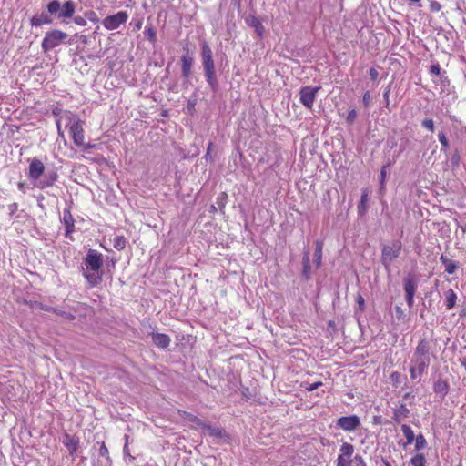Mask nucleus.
Masks as SVG:
<instances>
[{"instance_id":"1","label":"nucleus","mask_w":466,"mask_h":466,"mask_svg":"<svg viewBox=\"0 0 466 466\" xmlns=\"http://www.w3.org/2000/svg\"><path fill=\"white\" fill-rule=\"evenodd\" d=\"M432 358H435V356L431 341L426 338L420 339L410 359L409 367L410 379L417 380L420 378L430 366Z\"/></svg>"},{"instance_id":"2","label":"nucleus","mask_w":466,"mask_h":466,"mask_svg":"<svg viewBox=\"0 0 466 466\" xmlns=\"http://www.w3.org/2000/svg\"><path fill=\"white\" fill-rule=\"evenodd\" d=\"M103 254L96 249H89L83 259L82 274L89 289L99 286L103 281Z\"/></svg>"},{"instance_id":"3","label":"nucleus","mask_w":466,"mask_h":466,"mask_svg":"<svg viewBox=\"0 0 466 466\" xmlns=\"http://www.w3.org/2000/svg\"><path fill=\"white\" fill-rule=\"evenodd\" d=\"M44 163L36 157L30 160L28 167V178L34 183L35 187L45 189L55 185L58 179V174L51 171L45 174Z\"/></svg>"},{"instance_id":"4","label":"nucleus","mask_w":466,"mask_h":466,"mask_svg":"<svg viewBox=\"0 0 466 466\" xmlns=\"http://www.w3.org/2000/svg\"><path fill=\"white\" fill-rule=\"evenodd\" d=\"M201 56L206 80L210 88L216 91L218 89V81L216 78L215 64L212 50L207 43L202 45Z\"/></svg>"},{"instance_id":"5","label":"nucleus","mask_w":466,"mask_h":466,"mask_svg":"<svg viewBox=\"0 0 466 466\" xmlns=\"http://www.w3.org/2000/svg\"><path fill=\"white\" fill-rule=\"evenodd\" d=\"M46 12L34 15L30 19V25L33 27H41L44 25H50L53 23V15H56L60 8L61 3L58 0H50L46 6Z\"/></svg>"},{"instance_id":"6","label":"nucleus","mask_w":466,"mask_h":466,"mask_svg":"<svg viewBox=\"0 0 466 466\" xmlns=\"http://www.w3.org/2000/svg\"><path fill=\"white\" fill-rule=\"evenodd\" d=\"M68 35L60 29H51L45 34L41 42V48L44 53H47L60 45L66 43Z\"/></svg>"},{"instance_id":"7","label":"nucleus","mask_w":466,"mask_h":466,"mask_svg":"<svg viewBox=\"0 0 466 466\" xmlns=\"http://www.w3.org/2000/svg\"><path fill=\"white\" fill-rule=\"evenodd\" d=\"M402 244L400 240H394L390 244L382 248L381 262L384 266H389L395 258H397L401 251Z\"/></svg>"},{"instance_id":"8","label":"nucleus","mask_w":466,"mask_h":466,"mask_svg":"<svg viewBox=\"0 0 466 466\" xmlns=\"http://www.w3.org/2000/svg\"><path fill=\"white\" fill-rule=\"evenodd\" d=\"M128 20V14L126 11H119L115 15H108L102 20V25L106 30H116L120 25H125Z\"/></svg>"},{"instance_id":"9","label":"nucleus","mask_w":466,"mask_h":466,"mask_svg":"<svg viewBox=\"0 0 466 466\" xmlns=\"http://www.w3.org/2000/svg\"><path fill=\"white\" fill-rule=\"evenodd\" d=\"M319 89V86H302L299 90L300 103L308 109H311Z\"/></svg>"},{"instance_id":"10","label":"nucleus","mask_w":466,"mask_h":466,"mask_svg":"<svg viewBox=\"0 0 466 466\" xmlns=\"http://www.w3.org/2000/svg\"><path fill=\"white\" fill-rule=\"evenodd\" d=\"M354 453V446L349 442H343L339 448V453L337 458V466H350L353 461L351 457Z\"/></svg>"},{"instance_id":"11","label":"nucleus","mask_w":466,"mask_h":466,"mask_svg":"<svg viewBox=\"0 0 466 466\" xmlns=\"http://www.w3.org/2000/svg\"><path fill=\"white\" fill-rule=\"evenodd\" d=\"M84 122L81 119H76L70 127L69 133L72 137L74 144L78 147L84 145L85 130Z\"/></svg>"},{"instance_id":"12","label":"nucleus","mask_w":466,"mask_h":466,"mask_svg":"<svg viewBox=\"0 0 466 466\" xmlns=\"http://www.w3.org/2000/svg\"><path fill=\"white\" fill-rule=\"evenodd\" d=\"M337 425L346 431H352L360 425V420L356 415L344 416L338 420Z\"/></svg>"},{"instance_id":"13","label":"nucleus","mask_w":466,"mask_h":466,"mask_svg":"<svg viewBox=\"0 0 466 466\" xmlns=\"http://www.w3.org/2000/svg\"><path fill=\"white\" fill-rule=\"evenodd\" d=\"M417 289V283L413 277H409L404 279V291L406 301L409 307H412L414 303V295Z\"/></svg>"},{"instance_id":"14","label":"nucleus","mask_w":466,"mask_h":466,"mask_svg":"<svg viewBox=\"0 0 466 466\" xmlns=\"http://www.w3.org/2000/svg\"><path fill=\"white\" fill-rule=\"evenodd\" d=\"M62 222L66 229V238H72V234L75 232V218L69 208L64 209Z\"/></svg>"},{"instance_id":"15","label":"nucleus","mask_w":466,"mask_h":466,"mask_svg":"<svg viewBox=\"0 0 466 466\" xmlns=\"http://www.w3.org/2000/svg\"><path fill=\"white\" fill-rule=\"evenodd\" d=\"M76 12L75 3L71 0L66 1L56 14L58 18H71Z\"/></svg>"},{"instance_id":"16","label":"nucleus","mask_w":466,"mask_h":466,"mask_svg":"<svg viewBox=\"0 0 466 466\" xmlns=\"http://www.w3.org/2000/svg\"><path fill=\"white\" fill-rule=\"evenodd\" d=\"M152 339L153 343L160 349L168 348L171 342L170 337L164 333H152Z\"/></svg>"},{"instance_id":"17","label":"nucleus","mask_w":466,"mask_h":466,"mask_svg":"<svg viewBox=\"0 0 466 466\" xmlns=\"http://www.w3.org/2000/svg\"><path fill=\"white\" fill-rule=\"evenodd\" d=\"M247 24L255 29V32L259 37H262L265 33V27L261 21L255 15H249L246 19Z\"/></svg>"},{"instance_id":"18","label":"nucleus","mask_w":466,"mask_h":466,"mask_svg":"<svg viewBox=\"0 0 466 466\" xmlns=\"http://www.w3.org/2000/svg\"><path fill=\"white\" fill-rule=\"evenodd\" d=\"M410 410L407 408V405L401 403L394 410L393 420L396 422H400L401 420L408 418Z\"/></svg>"},{"instance_id":"19","label":"nucleus","mask_w":466,"mask_h":466,"mask_svg":"<svg viewBox=\"0 0 466 466\" xmlns=\"http://www.w3.org/2000/svg\"><path fill=\"white\" fill-rule=\"evenodd\" d=\"M193 63V58L188 56H183L181 57V71L182 76L185 78H188L191 74V66Z\"/></svg>"},{"instance_id":"20","label":"nucleus","mask_w":466,"mask_h":466,"mask_svg":"<svg viewBox=\"0 0 466 466\" xmlns=\"http://www.w3.org/2000/svg\"><path fill=\"white\" fill-rule=\"evenodd\" d=\"M440 260L444 265L445 271L450 275L453 274L459 268V264L457 262L452 261L444 255L440 257Z\"/></svg>"},{"instance_id":"21","label":"nucleus","mask_w":466,"mask_h":466,"mask_svg":"<svg viewBox=\"0 0 466 466\" xmlns=\"http://www.w3.org/2000/svg\"><path fill=\"white\" fill-rule=\"evenodd\" d=\"M445 296V307L448 310L453 309L457 301V294L452 289H449L444 292Z\"/></svg>"},{"instance_id":"22","label":"nucleus","mask_w":466,"mask_h":466,"mask_svg":"<svg viewBox=\"0 0 466 466\" xmlns=\"http://www.w3.org/2000/svg\"><path fill=\"white\" fill-rule=\"evenodd\" d=\"M368 198H369V190L367 188H365L361 192L360 201L358 205V214L360 216H364L367 212Z\"/></svg>"},{"instance_id":"23","label":"nucleus","mask_w":466,"mask_h":466,"mask_svg":"<svg viewBox=\"0 0 466 466\" xmlns=\"http://www.w3.org/2000/svg\"><path fill=\"white\" fill-rule=\"evenodd\" d=\"M322 250L323 242L321 240H318L316 242V248L314 253V263L317 268H319L322 265Z\"/></svg>"},{"instance_id":"24","label":"nucleus","mask_w":466,"mask_h":466,"mask_svg":"<svg viewBox=\"0 0 466 466\" xmlns=\"http://www.w3.org/2000/svg\"><path fill=\"white\" fill-rule=\"evenodd\" d=\"M177 412L181 418H183L192 423H195L198 427L204 426V422L199 418L193 415L192 413L187 412L186 410H179Z\"/></svg>"},{"instance_id":"25","label":"nucleus","mask_w":466,"mask_h":466,"mask_svg":"<svg viewBox=\"0 0 466 466\" xmlns=\"http://www.w3.org/2000/svg\"><path fill=\"white\" fill-rule=\"evenodd\" d=\"M64 444L69 450L70 454L75 453L79 447L78 441L70 436L69 434H66Z\"/></svg>"},{"instance_id":"26","label":"nucleus","mask_w":466,"mask_h":466,"mask_svg":"<svg viewBox=\"0 0 466 466\" xmlns=\"http://www.w3.org/2000/svg\"><path fill=\"white\" fill-rule=\"evenodd\" d=\"M201 428L208 430L209 435H211V436H214L217 438H223L225 436V431L222 428L212 427L206 423H204V426H201Z\"/></svg>"},{"instance_id":"27","label":"nucleus","mask_w":466,"mask_h":466,"mask_svg":"<svg viewBox=\"0 0 466 466\" xmlns=\"http://www.w3.org/2000/svg\"><path fill=\"white\" fill-rule=\"evenodd\" d=\"M448 383L444 380H438L434 385H433V390L436 393H440L441 395H446L447 392H448Z\"/></svg>"},{"instance_id":"28","label":"nucleus","mask_w":466,"mask_h":466,"mask_svg":"<svg viewBox=\"0 0 466 466\" xmlns=\"http://www.w3.org/2000/svg\"><path fill=\"white\" fill-rule=\"evenodd\" d=\"M401 431L407 440L406 445L411 444L415 439L414 432H413L412 429L409 425L403 424L401 426Z\"/></svg>"},{"instance_id":"29","label":"nucleus","mask_w":466,"mask_h":466,"mask_svg":"<svg viewBox=\"0 0 466 466\" xmlns=\"http://www.w3.org/2000/svg\"><path fill=\"white\" fill-rule=\"evenodd\" d=\"M426 458L422 453H417L410 460V466H425Z\"/></svg>"},{"instance_id":"30","label":"nucleus","mask_w":466,"mask_h":466,"mask_svg":"<svg viewBox=\"0 0 466 466\" xmlns=\"http://www.w3.org/2000/svg\"><path fill=\"white\" fill-rule=\"evenodd\" d=\"M302 265H303L302 274L306 279H309V275H310V262H309V257L308 253H305L302 258Z\"/></svg>"},{"instance_id":"31","label":"nucleus","mask_w":466,"mask_h":466,"mask_svg":"<svg viewBox=\"0 0 466 466\" xmlns=\"http://www.w3.org/2000/svg\"><path fill=\"white\" fill-rule=\"evenodd\" d=\"M113 245L116 249L124 250L127 246V239L124 236H116L113 240Z\"/></svg>"},{"instance_id":"32","label":"nucleus","mask_w":466,"mask_h":466,"mask_svg":"<svg viewBox=\"0 0 466 466\" xmlns=\"http://www.w3.org/2000/svg\"><path fill=\"white\" fill-rule=\"evenodd\" d=\"M145 35L147 38V40L151 43V44H155L157 42V33H156V30L154 29L153 26H149V27H147L145 29Z\"/></svg>"},{"instance_id":"33","label":"nucleus","mask_w":466,"mask_h":466,"mask_svg":"<svg viewBox=\"0 0 466 466\" xmlns=\"http://www.w3.org/2000/svg\"><path fill=\"white\" fill-rule=\"evenodd\" d=\"M414 440H415V449L417 451L422 450L426 447L427 441L422 434H419Z\"/></svg>"},{"instance_id":"34","label":"nucleus","mask_w":466,"mask_h":466,"mask_svg":"<svg viewBox=\"0 0 466 466\" xmlns=\"http://www.w3.org/2000/svg\"><path fill=\"white\" fill-rule=\"evenodd\" d=\"M51 309H52V311L54 313H56L57 315H60V316L66 318L68 320H74L76 319L75 315H73L72 313L62 311V310H59V309H57L56 308H52Z\"/></svg>"},{"instance_id":"35","label":"nucleus","mask_w":466,"mask_h":466,"mask_svg":"<svg viewBox=\"0 0 466 466\" xmlns=\"http://www.w3.org/2000/svg\"><path fill=\"white\" fill-rule=\"evenodd\" d=\"M422 127L431 132L434 131V122L431 118H426L421 123Z\"/></svg>"},{"instance_id":"36","label":"nucleus","mask_w":466,"mask_h":466,"mask_svg":"<svg viewBox=\"0 0 466 466\" xmlns=\"http://www.w3.org/2000/svg\"><path fill=\"white\" fill-rule=\"evenodd\" d=\"M99 454L102 457L109 458V451L104 441H102L100 448H99Z\"/></svg>"},{"instance_id":"37","label":"nucleus","mask_w":466,"mask_h":466,"mask_svg":"<svg viewBox=\"0 0 466 466\" xmlns=\"http://www.w3.org/2000/svg\"><path fill=\"white\" fill-rule=\"evenodd\" d=\"M430 73H431V75H433V76H440L441 66L438 63L432 64L430 67Z\"/></svg>"},{"instance_id":"38","label":"nucleus","mask_w":466,"mask_h":466,"mask_svg":"<svg viewBox=\"0 0 466 466\" xmlns=\"http://www.w3.org/2000/svg\"><path fill=\"white\" fill-rule=\"evenodd\" d=\"M356 117H357V112H356V110H355V109H351V110L349 112V114H348V116H347V117H346V121H347L349 124H352V123L355 121Z\"/></svg>"},{"instance_id":"39","label":"nucleus","mask_w":466,"mask_h":466,"mask_svg":"<svg viewBox=\"0 0 466 466\" xmlns=\"http://www.w3.org/2000/svg\"><path fill=\"white\" fill-rule=\"evenodd\" d=\"M438 138H439V141H440V143L441 144L442 147H449V142H448V139H447V137H446L444 133H442V132L439 133Z\"/></svg>"},{"instance_id":"40","label":"nucleus","mask_w":466,"mask_h":466,"mask_svg":"<svg viewBox=\"0 0 466 466\" xmlns=\"http://www.w3.org/2000/svg\"><path fill=\"white\" fill-rule=\"evenodd\" d=\"M354 465L353 466H367L364 459L360 455H356L354 457Z\"/></svg>"},{"instance_id":"41","label":"nucleus","mask_w":466,"mask_h":466,"mask_svg":"<svg viewBox=\"0 0 466 466\" xmlns=\"http://www.w3.org/2000/svg\"><path fill=\"white\" fill-rule=\"evenodd\" d=\"M370 101V95L369 91H366L362 96V104L365 107H368Z\"/></svg>"},{"instance_id":"42","label":"nucleus","mask_w":466,"mask_h":466,"mask_svg":"<svg viewBox=\"0 0 466 466\" xmlns=\"http://www.w3.org/2000/svg\"><path fill=\"white\" fill-rule=\"evenodd\" d=\"M322 384L323 383L321 381H317V382H314V383L309 384V386H307L306 390L310 392V391H313V390H317L320 386H322Z\"/></svg>"},{"instance_id":"43","label":"nucleus","mask_w":466,"mask_h":466,"mask_svg":"<svg viewBox=\"0 0 466 466\" xmlns=\"http://www.w3.org/2000/svg\"><path fill=\"white\" fill-rule=\"evenodd\" d=\"M369 76L370 77V79L372 81H376L378 79V76H379V72L377 71L376 68L374 67H371L370 70H369Z\"/></svg>"},{"instance_id":"44","label":"nucleus","mask_w":466,"mask_h":466,"mask_svg":"<svg viewBox=\"0 0 466 466\" xmlns=\"http://www.w3.org/2000/svg\"><path fill=\"white\" fill-rule=\"evenodd\" d=\"M56 128H57V134L60 137L64 138L65 135H64V131L62 129V127H61V119H57L56 122Z\"/></svg>"},{"instance_id":"45","label":"nucleus","mask_w":466,"mask_h":466,"mask_svg":"<svg viewBox=\"0 0 466 466\" xmlns=\"http://www.w3.org/2000/svg\"><path fill=\"white\" fill-rule=\"evenodd\" d=\"M386 168H387V167L384 166V167H382V168L380 170V184H381V186H383L385 183L386 175H387Z\"/></svg>"},{"instance_id":"46","label":"nucleus","mask_w":466,"mask_h":466,"mask_svg":"<svg viewBox=\"0 0 466 466\" xmlns=\"http://www.w3.org/2000/svg\"><path fill=\"white\" fill-rule=\"evenodd\" d=\"M74 22L78 25H85L86 24V21L82 16H76L74 19Z\"/></svg>"},{"instance_id":"47","label":"nucleus","mask_w":466,"mask_h":466,"mask_svg":"<svg viewBox=\"0 0 466 466\" xmlns=\"http://www.w3.org/2000/svg\"><path fill=\"white\" fill-rule=\"evenodd\" d=\"M400 374L398 371H394L390 374V380L393 382L399 381Z\"/></svg>"},{"instance_id":"48","label":"nucleus","mask_w":466,"mask_h":466,"mask_svg":"<svg viewBox=\"0 0 466 466\" xmlns=\"http://www.w3.org/2000/svg\"><path fill=\"white\" fill-rule=\"evenodd\" d=\"M395 310H396V314H397L398 319H402V318H403V316H404V312H403V310L401 309V308H400V307H399V306H397V307L395 308Z\"/></svg>"},{"instance_id":"49","label":"nucleus","mask_w":466,"mask_h":466,"mask_svg":"<svg viewBox=\"0 0 466 466\" xmlns=\"http://www.w3.org/2000/svg\"><path fill=\"white\" fill-rule=\"evenodd\" d=\"M212 147H213V143L212 142H209L208 146V148H207V153L205 155V157L208 158V157H210L211 158V150H212Z\"/></svg>"},{"instance_id":"50","label":"nucleus","mask_w":466,"mask_h":466,"mask_svg":"<svg viewBox=\"0 0 466 466\" xmlns=\"http://www.w3.org/2000/svg\"><path fill=\"white\" fill-rule=\"evenodd\" d=\"M79 147H82L84 149L87 150V149L94 148V147H95V145H94V144H91V143H86V142L84 141V145H80Z\"/></svg>"},{"instance_id":"51","label":"nucleus","mask_w":466,"mask_h":466,"mask_svg":"<svg viewBox=\"0 0 466 466\" xmlns=\"http://www.w3.org/2000/svg\"><path fill=\"white\" fill-rule=\"evenodd\" d=\"M389 95H390V89L385 90L384 93H383V98L386 101V106H388L389 103H390V101H389Z\"/></svg>"},{"instance_id":"52","label":"nucleus","mask_w":466,"mask_h":466,"mask_svg":"<svg viewBox=\"0 0 466 466\" xmlns=\"http://www.w3.org/2000/svg\"><path fill=\"white\" fill-rule=\"evenodd\" d=\"M431 8L432 11H439L440 8H441V5L437 2H432L431 5Z\"/></svg>"},{"instance_id":"53","label":"nucleus","mask_w":466,"mask_h":466,"mask_svg":"<svg viewBox=\"0 0 466 466\" xmlns=\"http://www.w3.org/2000/svg\"><path fill=\"white\" fill-rule=\"evenodd\" d=\"M142 25H143V20H142V19H140V20H138V21L135 24V25H134V29H135V30H137V31L140 30V29H141V27H142Z\"/></svg>"},{"instance_id":"54","label":"nucleus","mask_w":466,"mask_h":466,"mask_svg":"<svg viewBox=\"0 0 466 466\" xmlns=\"http://www.w3.org/2000/svg\"><path fill=\"white\" fill-rule=\"evenodd\" d=\"M357 301L360 308L362 309L364 307V299L360 295H359Z\"/></svg>"},{"instance_id":"55","label":"nucleus","mask_w":466,"mask_h":466,"mask_svg":"<svg viewBox=\"0 0 466 466\" xmlns=\"http://www.w3.org/2000/svg\"><path fill=\"white\" fill-rule=\"evenodd\" d=\"M461 365L464 368L466 371V356L460 359Z\"/></svg>"},{"instance_id":"56","label":"nucleus","mask_w":466,"mask_h":466,"mask_svg":"<svg viewBox=\"0 0 466 466\" xmlns=\"http://www.w3.org/2000/svg\"><path fill=\"white\" fill-rule=\"evenodd\" d=\"M80 40L82 43L86 44L87 43V36L85 35H80Z\"/></svg>"},{"instance_id":"57","label":"nucleus","mask_w":466,"mask_h":466,"mask_svg":"<svg viewBox=\"0 0 466 466\" xmlns=\"http://www.w3.org/2000/svg\"><path fill=\"white\" fill-rule=\"evenodd\" d=\"M18 187H19V189L24 191V184L23 183H19Z\"/></svg>"},{"instance_id":"58","label":"nucleus","mask_w":466,"mask_h":466,"mask_svg":"<svg viewBox=\"0 0 466 466\" xmlns=\"http://www.w3.org/2000/svg\"><path fill=\"white\" fill-rule=\"evenodd\" d=\"M410 3H419L420 0H409Z\"/></svg>"},{"instance_id":"59","label":"nucleus","mask_w":466,"mask_h":466,"mask_svg":"<svg viewBox=\"0 0 466 466\" xmlns=\"http://www.w3.org/2000/svg\"><path fill=\"white\" fill-rule=\"evenodd\" d=\"M221 195L223 196V198H227V194L225 192H223Z\"/></svg>"},{"instance_id":"60","label":"nucleus","mask_w":466,"mask_h":466,"mask_svg":"<svg viewBox=\"0 0 466 466\" xmlns=\"http://www.w3.org/2000/svg\"><path fill=\"white\" fill-rule=\"evenodd\" d=\"M212 211L216 210V208L214 206L211 207Z\"/></svg>"},{"instance_id":"61","label":"nucleus","mask_w":466,"mask_h":466,"mask_svg":"<svg viewBox=\"0 0 466 466\" xmlns=\"http://www.w3.org/2000/svg\"><path fill=\"white\" fill-rule=\"evenodd\" d=\"M387 466H390V464L387 463Z\"/></svg>"}]
</instances>
